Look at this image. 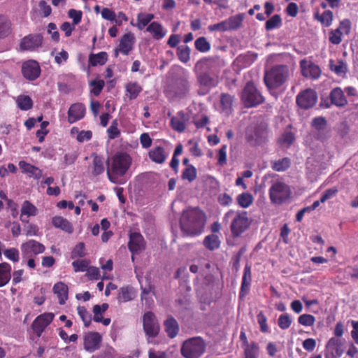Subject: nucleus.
Returning a JSON list of instances; mask_svg holds the SVG:
<instances>
[{
    "mask_svg": "<svg viewBox=\"0 0 358 358\" xmlns=\"http://www.w3.org/2000/svg\"><path fill=\"white\" fill-rule=\"evenodd\" d=\"M131 164L132 158L127 152H116L107 161L106 173L108 180L114 184L124 183V176Z\"/></svg>",
    "mask_w": 358,
    "mask_h": 358,
    "instance_id": "nucleus-1",
    "label": "nucleus"
},
{
    "mask_svg": "<svg viewBox=\"0 0 358 358\" xmlns=\"http://www.w3.org/2000/svg\"><path fill=\"white\" fill-rule=\"evenodd\" d=\"M206 223L205 214L198 208L183 211L180 225L185 236H196L202 233Z\"/></svg>",
    "mask_w": 358,
    "mask_h": 358,
    "instance_id": "nucleus-2",
    "label": "nucleus"
},
{
    "mask_svg": "<svg viewBox=\"0 0 358 358\" xmlns=\"http://www.w3.org/2000/svg\"><path fill=\"white\" fill-rule=\"evenodd\" d=\"M289 76L290 71L288 66L278 64L265 72L264 80L268 89H277L287 82Z\"/></svg>",
    "mask_w": 358,
    "mask_h": 358,
    "instance_id": "nucleus-3",
    "label": "nucleus"
},
{
    "mask_svg": "<svg viewBox=\"0 0 358 358\" xmlns=\"http://www.w3.org/2000/svg\"><path fill=\"white\" fill-rule=\"evenodd\" d=\"M231 218L230 230L234 238L241 236L246 231V211L229 210L223 217L224 222Z\"/></svg>",
    "mask_w": 358,
    "mask_h": 358,
    "instance_id": "nucleus-4",
    "label": "nucleus"
},
{
    "mask_svg": "<svg viewBox=\"0 0 358 358\" xmlns=\"http://www.w3.org/2000/svg\"><path fill=\"white\" fill-rule=\"evenodd\" d=\"M206 343L198 336L185 341L181 346V355L185 358H200L205 352Z\"/></svg>",
    "mask_w": 358,
    "mask_h": 358,
    "instance_id": "nucleus-5",
    "label": "nucleus"
},
{
    "mask_svg": "<svg viewBox=\"0 0 358 358\" xmlns=\"http://www.w3.org/2000/svg\"><path fill=\"white\" fill-rule=\"evenodd\" d=\"M291 195L289 187L284 182H275L269 189V196L272 202L280 204L287 200Z\"/></svg>",
    "mask_w": 358,
    "mask_h": 358,
    "instance_id": "nucleus-6",
    "label": "nucleus"
},
{
    "mask_svg": "<svg viewBox=\"0 0 358 358\" xmlns=\"http://www.w3.org/2000/svg\"><path fill=\"white\" fill-rule=\"evenodd\" d=\"M317 101V92L312 89H306L301 92L296 98V102L299 107L304 110L313 108Z\"/></svg>",
    "mask_w": 358,
    "mask_h": 358,
    "instance_id": "nucleus-7",
    "label": "nucleus"
},
{
    "mask_svg": "<svg viewBox=\"0 0 358 358\" xmlns=\"http://www.w3.org/2000/svg\"><path fill=\"white\" fill-rule=\"evenodd\" d=\"M143 326L145 334L149 337H156L159 331V324L155 315L149 311L143 317Z\"/></svg>",
    "mask_w": 358,
    "mask_h": 358,
    "instance_id": "nucleus-8",
    "label": "nucleus"
},
{
    "mask_svg": "<svg viewBox=\"0 0 358 358\" xmlns=\"http://www.w3.org/2000/svg\"><path fill=\"white\" fill-rule=\"evenodd\" d=\"M55 315L52 313H45L35 318L31 324L34 332L40 337L45 328L52 322Z\"/></svg>",
    "mask_w": 358,
    "mask_h": 358,
    "instance_id": "nucleus-9",
    "label": "nucleus"
},
{
    "mask_svg": "<svg viewBox=\"0 0 358 358\" xmlns=\"http://www.w3.org/2000/svg\"><path fill=\"white\" fill-rule=\"evenodd\" d=\"M41 72L40 65L35 60H27L22 65V73L24 78L29 81L36 80L40 76Z\"/></svg>",
    "mask_w": 358,
    "mask_h": 358,
    "instance_id": "nucleus-10",
    "label": "nucleus"
},
{
    "mask_svg": "<svg viewBox=\"0 0 358 358\" xmlns=\"http://www.w3.org/2000/svg\"><path fill=\"white\" fill-rule=\"evenodd\" d=\"M196 78L200 87L204 91L202 93H199L202 95L208 93L212 88L215 87L219 83L218 76L210 75L208 72L199 73Z\"/></svg>",
    "mask_w": 358,
    "mask_h": 358,
    "instance_id": "nucleus-11",
    "label": "nucleus"
},
{
    "mask_svg": "<svg viewBox=\"0 0 358 358\" xmlns=\"http://www.w3.org/2000/svg\"><path fill=\"white\" fill-rule=\"evenodd\" d=\"M20 248L23 257H31L41 254L45 250L42 243L33 239L22 243Z\"/></svg>",
    "mask_w": 358,
    "mask_h": 358,
    "instance_id": "nucleus-12",
    "label": "nucleus"
},
{
    "mask_svg": "<svg viewBox=\"0 0 358 358\" xmlns=\"http://www.w3.org/2000/svg\"><path fill=\"white\" fill-rule=\"evenodd\" d=\"M43 38L40 34H29L20 41L22 50L34 51L42 45Z\"/></svg>",
    "mask_w": 358,
    "mask_h": 358,
    "instance_id": "nucleus-13",
    "label": "nucleus"
},
{
    "mask_svg": "<svg viewBox=\"0 0 358 358\" xmlns=\"http://www.w3.org/2000/svg\"><path fill=\"white\" fill-rule=\"evenodd\" d=\"M145 241L143 236L139 232H131L129 234L128 248L134 254H138L145 248Z\"/></svg>",
    "mask_w": 358,
    "mask_h": 358,
    "instance_id": "nucleus-14",
    "label": "nucleus"
},
{
    "mask_svg": "<svg viewBox=\"0 0 358 358\" xmlns=\"http://www.w3.org/2000/svg\"><path fill=\"white\" fill-rule=\"evenodd\" d=\"M301 71L303 76L313 80L318 79L321 75V69L319 66L306 59L300 62Z\"/></svg>",
    "mask_w": 358,
    "mask_h": 358,
    "instance_id": "nucleus-15",
    "label": "nucleus"
},
{
    "mask_svg": "<svg viewBox=\"0 0 358 358\" xmlns=\"http://www.w3.org/2000/svg\"><path fill=\"white\" fill-rule=\"evenodd\" d=\"M86 113V108L82 103H75L71 105L68 110V122L70 124L75 123L82 120Z\"/></svg>",
    "mask_w": 358,
    "mask_h": 358,
    "instance_id": "nucleus-16",
    "label": "nucleus"
},
{
    "mask_svg": "<svg viewBox=\"0 0 358 358\" xmlns=\"http://www.w3.org/2000/svg\"><path fill=\"white\" fill-rule=\"evenodd\" d=\"M268 136V124L264 121H261L255 128L251 138H248V141L253 140L255 144L261 145L266 142Z\"/></svg>",
    "mask_w": 358,
    "mask_h": 358,
    "instance_id": "nucleus-17",
    "label": "nucleus"
},
{
    "mask_svg": "<svg viewBox=\"0 0 358 358\" xmlns=\"http://www.w3.org/2000/svg\"><path fill=\"white\" fill-rule=\"evenodd\" d=\"M102 338L98 332H89L84 336V348L86 351L93 352L100 347Z\"/></svg>",
    "mask_w": 358,
    "mask_h": 358,
    "instance_id": "nucleus-18",
    "label": "nucleus"
},
{
    "mask_svg": "<svg viewBox=\"0 0 358 358\" xmlns=\"http://www.w3.org/2000/svg\"><path fill=\"white\" fill-rule=\"evenodd\" d=\"M189 121V115L183 110L177 113L176 115L172 116L170 120L171 128L178 131L183 132L186 129L187 122Z\"/></svg>",
    "mask_w": 358,
    "mask_h": 358,
    "instance_id": "nucleus-19",
    "label": "nucleus"
},
{
    "mask_svg": "<svg viewBox=\"0 0 358 358\" xmlns=\"http://www.w3.org/2000/svg\"><path fill=\"white\" fill-rule=\"evenodd\" d=\"M264 99L253 83L248 82V108L263 103Z\"/></svg>",
    "mask_w": 358,
    "mask_h": 358,
    "instance_id": "nucleus-20",
    "label": "nucleus"
},
{
    "mask_svg": "<svg viewBox=\"0 0 358 358\" xmlns=\"http://www.w3.org/2000/svg\"><path fill=\"white\" fill-rule=\"evenodd\" d=\"M189 90V84L186 79H180L170 91L172 99H182L186 96Z\"/></svg>",
    "mask_w": 358,
    "mask_h": 358,
    "instance_id": "nucleus-21",
    "label": "nucleus"
},
{
    "mask_svg": "<svg viewBox=\"0 0 358 358\" xmlns=\"http://www.w3.org/2000/svg\"><path fill=\"white\" fill-rule=\"evenodd\" d=\"M312 126L317 131L315 138L324 141L329 137L328 131H325L327 120L323 117H315L312 121Z\"/></svg>",
    "mask_w": 358,
    "mask_h": 358,
    "instance_id": "nucleus-22",
    "label": "nucleus"
},
{
    "mask_svg": "<svg viewBox=\"0 0 358 358\" xmlns=\"http://www.w3.org/2000/svg\"><path fill=\"white\" fill-rule=\"evenodd\" d=\"M19 166L22 172L27 174L29 178L39 180L43 176L42 170L25 161H20Z\"/></svg>",
    "mask_w": 358,
    "mask_h": 358,
    "instance_id": "nucleus-23",
    "label": "nucleus"
},
{
    "mask_svg": "<svg viewBox=\"0 0 358 358\" xmlns=\"http://www.w3.org/2000/svg\"><path fill=\"white\" fill-rule=\"evenodd\" d=\"M146 31L150 33L155 40L162 39L167 34V30L162 24L157 21L152 22L146 28Z\"/></svg>",
    "mask_w": 358,
    "mask_h": 358,
    "instance_id": "nucleus-24",
    "label": "nucleus"
},
{
    "mask_svg": "<svg viewBox=\"0 0 358 358\" xmlns=\"http://www.w3.org/2000/svg\"><path fill=\"white\" fill-rule=\"evenodd\" d=\"M329 99L331 103L337 107H344L348 104V101L344 95L343 91L338 87L334 88L331 91Z\"/></svg>",
    "mask_w": 358,
    "mask_h": 358,
    "instance_id": "nucleus-25",
    "label": "nucleus"
},
{
    "mask_svg": "<svg viewBox=\"0 0 358 358\" xmlns=\"http://www.w3.org/2000/svg\"><path fill=\"white\" fill-rule=\"evenodd\" d=\"M134 43V36L131 34H125L121 38L117 50L120 51L123 55H127L132 50Z\"/></svg>",
    "mask_w": 358,
    "mask_h": 358,
    "instance_id": "nucleus-26",
    "label": "nucleus"
},
{
    "mask_svg": "<svg viewBox=\"0 0 358 358\" xmlns=\"http://www.w3.org/2000/svg\"><path fill=\"white\" fill-rule=\"evenodd\" d=\"M148 156L152 162L159 164H163L167 158L165 149L161 146L152 148L148 152Z\"/></svg>",
    "mask_w": 358,
    "mask_h": 358,
    "instance_id": "nucleus-27",
    "label": "nucleus"
},
{
    "mask_svg": "<svg viewBox=\"0 0 358 358\" xmlns=\"http://www.w3.org/2000/svg\"><path fill=\"white\" fill-rule=\"evenodd\" d=\"M52 290L57 296L59 304H64L68 299V286L63 282H58L54 285Z\"/></svg>",
    "mask_w": 358,
    "mask_h": 358,
    "instance_id": "nucleus-28",
    "label": "nucleus"
},
{
    "mask_svg": "<svg viewBox=\"0 0 358 358\" xmlns=\"http://www.w3.org/2000/svg\"><path fill=\"white\" fill-rule=\"evenodd\" d=\"M13 31L12 22L8 16L0 14V39L8 37Z\"/></svg>",
    "mask_w": 358,
    "mask_h": 358,
    "instance_id": "nucleus-29",
    "label": "nucleus"
},
{
    "mask_svg": "<svg viewBox=\"0 0 358 358\" xmlns=\"http://www.w3.org/2000/svg\"><path fill=\"white\" fill-rule=\"evenodd\" d=\"M12 267L7 262L0 263V287L8 283L11 278Z\"/></svg>",
    "mask_w": 358,
    "mask_h": 358,
    "instance_id": "nucleus-30",
    "label": "nucleus"
},
{
    "mask_svg": "<svg viewBox=\"0 0 358 358\" xmlns=\"http://www.w3.org/2000/svg\"><path fill=\"white\" fill-rule=\"evenodd\" d=\"M234 101V97L231 95L222 93L220 95V106L222 110L227 115H229L233 110V103Z\"/></svg>",
    "mask_w": 358,
    "mask_h": 358,
    "instance_id": "nucleus-31",
    "label": "nucleus"
},
{
    "mask_svg": "<svg viewBox=\"0 0 358 358\" xmlns=\"http://www.w3.org/2000/svg\"><path fill=\"white\" fill-rule=\"evenodd\" d=\"M52 225L56 228H59L62 230L71 234L73 231V227L71 223L61 216H55L52 218Z\"/></svg>",
    "mask_w": 358,
    "mask_h": 358,
    "instance_id": "nucleus-32",
    "label": "nucleus"
},
{
    "mask_svg": "<svg viewBox=\"0 0 358 358\" xmlns=\"http://www.w3.org/2000/svg\"><path fill=\"white\" fill-rule=\"evenodd\" d=\"M314 18L321 23L325 27H329L331 25L334 20V15L332 11L329 10H324L322 14L316 12L314 14Z\"/></svg>",
    "mask_w": 358,
    "mask_h": 358,
    "instance_id": "nucleus-33",
    "label": "nucleus"
},
{
    "mask_svg": "<svg viewBox=\"0 0 358 358\" xmlns=\"http://www.w3.org/2000/svg\"><path fill=\"white\" fill-rule=\"evenodd\" d=\"M245 19L243 13L233 15L226 19L227 27L228 31L236 30L240 28Z\"/></svg>",
    "mask_w": 358,
    "mask_h": 358,
    "instance_id": "nucleus-34",
    "label": "nucleus"
},
{
    "mask_svg": "<svg viewBox=\"0 0 358 358\" xmlns=\"http://www.w3.org/2000/svg\"><path fill=\"white\" fill-rule=\"evenodd\" d=\"M203 244L206 249L210 251H213L220 248L221 241L217 235L212 234L206 236L204 238Z\"/></svg>",
    "mask_w": 358,
    "mask_h": 358,
    "instance_id": "nucleus-35",
    "label": "nucleus"
},
{
    "mask_svg": "<svg viewBox=\"0 0 358 358\" xmlns=\"http://www.w3.org/2000/svg\"><path fill=\"white\" fill-rule=\"evenodd\" d=\"M108 61V54L106 52H100L97 54H90L89 56V65L96 66L104 65Z\"/></svg>",
    "mask_w": 358,
    "mask_h": 358,
    "instance_id": "nucleus-36",
    "label": "nucleus"
},
{
    "mask_svg": "<svg viewBox=\"0 0 358 358\" xmlns=\"http://www.w3.org/2000/svg\"><path fill=\"white\" fill-rule=\"evenodd\" d=\"M126 95L130 100L135 99L142 92V87L137 82H129L125 86Z\"/></svg>",
    "mask_w": 358,
    "mask_h": 358,
    "instance_id": "nucleus-37",
    "label": "nucleus"
},
{
    "mask_svg": "<svg viewBox=\"0 0 358 358\" xmlns=\"http://www.w3.org/2000/svg\"><path fill=\"white\" fill-rule=\"evenodd\" d=\"M155 16L152 13H139L137 15L136 27L139 30H143L145 27H148L154 19Z\"/></svg>",
    "mask_w": 358,
    "mask_h": 358,
    "instance_id": "nucleus-38",
    "label": "nucleus"
},
{
    "mask_svg": "<svg viewBox=\"0 0 358 358\" xmlns=\"http://www.w3.org/2000/svg\"><path fill=\"white\" fill-rule=\"evenodd\" d=\"M166 331L170 338H174L179 331L178 324L173 317H169L164 322Z\"/></svg>",
    "mask_w": 358,
    "mask_h": 358,
    "instance_id": "nucleus-39",
    "label": "nucleus"
},
{
    "mask_svg": "<svg viewBox=\"0 0 358 358\" xmlns=\"http://www.w3.org/2000/svg\"><path fill=\"white\" fill-rule=\"evenodd\" d=\"M92 171V173L94 176H97L104 172V164L103 157L96 154H93Z\"/></svg>",
    "mask_w": 358,
    "mask_h": 358,
    "instance_id": "nucleus-40",
    "label": "nucleus"
},
{
    "mask_svg": "<svg viewBox=\"0 0 358 358\" xmlns=\"http://www.w3.org/2000/svg\"><path fill=\"white\" fill-rule=\"evenodd\" d=\"M37 210L36 207L30 201L27 200L24 201L21 208V220L22 222H25L22 218L24 215H26L27 217L30 216H35L37 213Z\"/></svg>",
    "mask_w": 358,
    "mask_h": 358,
    "instance_id": "nucleus-41",
    "label": "nucleus"
},
{
    "mask_svg": "<svg viewBox=\"0 0 358 358\" xmlns=\"http://www.w3.org/2000/svg\"><path fill=\"white\" fill-rule=\"evenodd\" d=\"M290 165L291 159L289 157H284L279 160L271 162L272 169L278 172L286 171Z\"/></svg>",
    "mask_w": 358,
    "mask_h": 358,
    "instance_id": "nucleus-42",
    "label": "nucleus"
},
{
    "mask_svg": "<svg viewBox=\"0 0 358 358\" xmlns=\"http://www.w3.org/2000/svg\"><path fill=\"white\" fill-rule=\"evenodd\" d=\"M135 296L132 288L130 287H123L120 288L117 299L120 302H127L132 300Z\"/></svg>",
    "mask_w": 358,
    "mask_h": 358,
    "instance_id": "nucleus-43",
    "label": "nucleus"
},
{
    "mask_svg": "<svg viewBox=\"0 0 358 358\" xmlns=\"http://www.w3.org/2000/svg\"><path fill=\"white\" fill-rule=\"evenodd\" d=\"M17 107L22 110H28L33 107V101L29 96L20 95L16 100Z\"/></svg>",
    "mask_w": 358,
    "mask_h": 358,
    "instance_id": "nucleus-44",
    "label": "nucleus"
},
{
    "mask_svg": "<svg viewBox=\"0 0 358 358\" xmlns=\"http://www.w3.org/2000/svg\"><path fill=\"white\" fill-rule=\"evenodd\" d=\"M191 50L187 45H180L177 48L178 59L182 63H187L190 59Z\"/></svg>",
    "mask_w": 358,
    "mask_h": 358,
    "instance_id": "nucleus-45",
    "label": "nucleus"
},
{
    "mask_svg": "<svg viewBox=\"0 0 358 358\" xmlns=\"http://www.w3.org/2000/svg\"><path fill=\"white\" fill-rule=\"evenodd\" d=\"M282 25V19L280 15L275 14L268 19L265 24V29L267 31L278 28Z\"/></svg>",
    "mask_w": 358,
    "mask_h": 358,
    "instance_id": "nucleus-46",
    "label": "nucleus"
},
{
    "mask_svg": "<svg viewBox=\"0 0 358 358\" xmlns=\"http://www.w3.org/2000/svg\"><path fill=\"white\" fill-rule=\"evenodd\" d=\"M195 48L201 52H207L210 50V44L207 39L203 37L198 38L194 42Z\"/></svg>",
    "mask_w": 358,
    "mask_h": 358,
    "instance_id": "nucleus-47",
    "label": "nucleus"
},
{
    "mask_svg": "<svg viewBox=\"0 0 358 358\" xmlns=\"http://www.w3.org/2000/svg\"><path fill=\"white\" fill-rule=\"evenodd\" d=\"M181 178L182 180H188L189 182L194 181L196 178V169L194 166H188L182 173Z\"/></svg>",
    "mask_w": 358,
    "mask_h": 358,
    "instance_id": "nucleus-48",
    "label": "nucleus"
},
{
    "mask_svg": "<svg viewBox=\"0 0 358 358\" xmlns=\"http://www.w3.org/2000/svg\"><path fill=\"white\" fill-rule=\"evenodd\" d=\"M78 314L82 319L85 327H89L92 322V315L87 311L84 306H78L77 308Z\"/></svg>",
    "mask_w": 358,
    "mask_h": 358,
    "instance_id": "nucleus-49",
    "label": "nucleus"
},
{
    "mask_svg": "<svg viewBox=\"0 0 358 358\" xmlns=\"http://www.w3.org/2000/svg\"><path fill=\"white\" fill-rule=\"evenodd\" d=\"M343 36L338 29H334L329 31V41L333 45H339L343 41Z\"/></svg>",
    "mask_w": 358,
    "mask_h": 358,
    "instance_id": "nucleus-50",
    "label": "nucleus"
},
{
    "mask_svg": "<svg viewBox=\"0 0 358 358\" xmlns=\"http://www.w3.org/2000/svg\"><path fill=\"white\" fill-rule=\"evenodd\" d=\"M336 29H338L343 36H348L351 32L352 22L349 19H343L340 21L339 24Z\"/></svg>",
    "mask_w": 358,
    "mask_h": 358,
    "instance_id": "nucleus-51",
    "label": "nucleus"
},
{
    "mask_svg": "<svg viewBox=\"0 0 358 358\" xmlns=\"http://www.w3.org/2000/svg\"><path fill=\"white\" fill-rule=\"evenodd\" d=\"M90 261L87 259H78L72 262V266L75 272H84L87 271L89 266Z\"/></svg>",
    "mask_w": 358,
    "mask_h": 358,
    "instance_id": "nucleus-52",
    "label": "nucleus"
},
{
    "mask_svg": "<svg viewBox=\"0 0 358 358\" xmlns=\"http://www.w3.org/2000/svg\"><path fill=\"white\" fill-rule=\"evenodd\" d=\"M295 140L294 134L292 131H285L281 137L279 138L278 142L280 145L290 146Z\"/></svg>",
    "mask_w": 358,
    "mask_h": 358,
    "instance_id": "nucleus-53",
    "label": "nucleus"
},
{
    "mask_svg": "<svg viewBox=\"0 0 358 358\" xmlns=\"http://www.w3.org/2000/svg\"><path fill=\"white\" fill-rule=\"evenodd\" d=\"M292 320L287 313L280 315L278 319V327L281 329H287L292 324Z\"/></svg>",
    "mask_w": 358,
    "mask_h": 358,
    "instance_id": "nucleus-54",
    "label": "nucleus"
},
{
    "mask_svg": "<svg viewBox=\"0 0 358 358\" xmlns=\"http://www.w3.org/2000/svg\"><path fill=\"white\" fill-rule=\"evenodd\" d=\"M86 255L85 243L80 242L78 243L71 252V257L72 259L83 257Z\"/></svg>",
    "mask_w": 358,
    "mask_h": 358,
    "instance_id": "nucleus-55",
    "label": "nucleus"
},
{
    "mask_svg": "<svg viewBox=\"0 0 358 358\" xmlns=\"http://www.w3.org/2000/svg\"><path fill=\"white\" fill-rule=\"evenodd\" d=\"M92 87L91 93L94 96H99L105 86V82L103 80H94L90 82Z\"/></svg>",
    "mask_w": 358,
    "mask_h": 358,
    "instance_id": "nucleus-56",
    "label": "nucleus"
},
{
    "mask_svg": "<svg viewBox=\"0 0 358 358\" xmlns=\"http://www.w3.org/2000/svg\"><path fill=\"white\" fill-rule=\"evenodd\" d=\"M3 255L8 259L13 262H17L20 260V252L15 248L6 249L3 251Z\"/></svg>",
    "mask_w": 358,
    "mask_h": 358,
    "instance_id": "nucleus-57",
    "label": "nucleus"
},
{
    "mask_svg": "<svg viewBox=\"0 0 358 358\" xmlns=\"http://www.w3.org/2000/svg\"><path fill=\"white\" fill-rule=\"evenodd\" d=\"M315 318L310 314L301 315L298 318V322L306 327H310L315 324Z\"/></svg>",
    "mask_w": 358,
    "mask_h": 358,
    "instance_id": "nucleus-58",
    "label": "nucleus"
},
{
    "mask_svg": "<svg viewBox=\"0 0 358 358\" xmlns=\"http://www.w3.org/2000/svg\"><path fill=\"white\" fill-rule=\"evenodd\" d=\"M117 125L118 124L117 120H114L112 122L111 125L107 129L108 138L110 139H115L120 135V131L118 129Z\"/></svg>",
    "mask_w": 358,
    "mask_h": 358,
    "instance_id": "nucleus-59",
    "label": "nucleus"
},
{
    "mask_svg": "<svg viewBox=\"0 0 358 358\" xmlns=\"http://www.w3.org/2000/svg\"><path fill=\"white\" fill-rule=\"evenodd\" d=\"M68 15L72 19L73 25H77L82 20L83 13L81 10L72 8L69 10Z\"/></svg>",
    "mask_w": 358,
    "mask_h": 358,
    "instance_id": "nucleus-60",
    "label": "nucleus"
},
{
    "mask_svg": "<svg viewBox=\"0 0 358 358\" xmlns=\"http://www.w3.org/2000/svg\"><path fill=\"white\" fill-rule=\"evenodd\" d=\"M338 189L337 187H334L326 189L320 197V201L324 203L327 200L334 197L338 193Z\"/></svg>",
    "mask_w": 358,
    "mask_h": 358,
    "instance_id": "nucleus-61",
    "label": "nucleus"
},
{
    "mask_svg": "<svg viewBox=\"0 0 358 358\" xmlns=\"http://www.w3.org/2000/svg\"><path fill=\"white\" fill-rule=\"evenodd\" d=\"M227 148L226 145H223L217 152V164L223 166L227 163Z\"/></svg>",
    "mask_w": 358,
    "mask_h": 358,
    "instance_id": "nucleus-62",
    "label": "nucleus"
},
{
    "mask_svg": "<svg viewBox=\"0 0 358 358\" xmlns=\"http://www.w3.org/2000/svg\"><path fill=\"white\" fill-rule=\"evenodd\" d=\"M257 322L260 327V330L263 333H266L268 330V327L267 325V318L263 314L262 312H260L257 315Z\"/></svg>",
    "mask_w": 358,
    "mask_h": 358,
    "instance_id": "nucleus-63",
    "label": "nucleus"
},
{
    "mask_svg": "<svg viewBox=\"0 0 358 358\" xmlns=\"http://www.w3.org/2000/svg\"><path fill=\"white\" fill-rule=\"evenodd\" d=\"M259 353V348L257 344L252 343L248 345V358H257Z\"/></svg>",
    "mask_w": 358,
    "mask_h": 358,
    "instance_id": "nucleus-64",
    "label": "nucleus"
}]
</instances>
